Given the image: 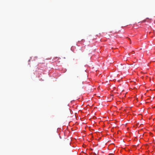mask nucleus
I'll return each instance as SVG.
<instances>
[{
    "instance_id": "obj_1",
    "label": "nucleus",
    "mask_w": 155,
    "mask_h": 155,
    "mask_svg": "<svg viewBox=\"0 0 155 155\" xmlns=\"http://www.w3.org/2000/svg\"><path fill=\"white\" fill-rule=\"evenodd\" d=\"M145 21L144 20H143V22H145Z\"/></svg>"
}]
</instances>
